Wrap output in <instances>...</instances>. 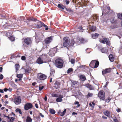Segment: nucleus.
<instances>
[{
    "label": "nucleus",
    "mask_w": 122,
    "mask_h": 122,
    "mask_svg": "<svg viewBox=\"0 0 122 122\" xmlns=\"http://www.w3.org/2000/svg\"><path fill=\"white\" fill-rule=\"evenodd\" d=\"M22 43L23 46H31L32 44V40L30 37H26L23 38Z\"/></svg>",
    "instance_id": "f257e3e1"
},
{
    "label": "nucleus",
    "mask_w": 122,
    "mask_h": 122,
    "mask_svg": "<svg viewBox=\"0 0 122 122\" xmlns=\"http://www.w3.org/2000/svg\"><path fill=\"white\" fill-rule=\"evenodd\" d=\"M64 63L63 60L60 58H58L55 61V64L58 68H61L63 67Z\"/></svg>",
    "instance_id": "f03ea898"
},
{
    "label": "nucleus",
    "mask_w": 122,
    "mask_h": 122,
    "mask_svg": "<svg viewBox=\"0 0 122 122\" xmlns=\"http://www.w3.org/2000/svg\"><path fill=\"white\" fill-rule=\"evenodd\" d=\"M99 64V62L98 61L94 60L91 61L89 66L92 68H96L98 66Z\"/></svg>",
    "instance_id": "7ed1b4c3"
},
{
    "label": "nucleus",
    "mask_w": 122,
    "mask_h": 122,
    "mask_svg": "<svg viewBox=\"0 0 122 122\" xmlns=\"http://www.w3.org/2000/svg\"><path fill=\"white\" fill-rule=\"evenodd\" d=\"M64 42L63 46L64 47H66L68 50L69 49V38L67 37H65L63 38Z\"/></svg>",
    "instance_id": "20e7f679"
},
{
    "label": "nucleus",
    "mask_w": 122,
    "mask_h": 122,
    "mask_svg": "<svg viewBox=\"0 0 122 122\" xmlns=\"http://www.w3.org/2000/svg\"><path fill=\"white\" fill-rule=\"evenodd\" d=\"M37 77L40 80H44L47 78V76L45 74L42 73H40L37 74Z\"/></svg>",
    "instance_id": "39448f33"
},
{
    "label": "nucleus",
    "mask_w": 122,
    "mask_h": 122,
    "mask_svg": "<svg viewBox=\"0 0 122 122\" xmlns=\"http://www.w3.org/2000/svg\"><path fill=\"white\" fill-rule=\"evenodd\" d=\"M98 96L100 99L102 100H104L105 99V93L103 90L99 91L98 94Z\"/></svg>",
    "instance_id": "423d86ee"
},
{
    "label": "nucleus",
    "mask_w": 122,
    "mask_h": 122,
    "mask_svg": "<svg viewBox=\"0 0 122 122\" xmlns=\"http://www.w3.org/2000/svg\"><path fill=\"white\" fill-rule=\"evenodd\" d=\"M21 99L20 96H16L14 98V102L16 105L20 104L21 103Z\"/></svg>",
    "instance_id": "0eeeda50"
},
{
    "label": "nucleus",
    "mask_w": 122,
    "mask_h": 122,
    "mask_svg": "<svg viewBox=\"0 0 122 122\" xmlns=\"http://www.w3.org/2000/svg\"><path fill=\"white\" fill-rule=\"evenodd\" d=\"M110 7L109 6L105 7L102 11V15L108 14L110 11Z\"/></svg>",
    "instance_id": "6e6552de"
},
{
    "label": "nucleus",
    "mask_w": 122,
    "mask_h": 122,
    "mask_svg": "<svg viewBox=\"0 0 122 122\" xmlns=\"http://www.w3.org/2000/svg\"><path fill=\"white\" fill-rule=\"evenodd\" d=\"M33 107V105L31 103H27L25 105L24 109L25 110L27 111L32 108Z\"/></svg>",
    "instance_id": "1a4fd4ad"
},
{
    "label": "nucleus",
    "mask_w": 122,
    "mask_h": 122,
    "mask_svg": "<svg viewBox=\"0 0 122 122\" xmlns=\"http://www.w3.org/2000/svg\"><path fill=\"white\" fill-rule=\"evenodd\" d=\"M53 37V36H51L46 38L44 41L46 44H48L50 43L52 40Z\"/></svg>",
    "instance_id": "9d476101"
},
{
    "label": "nucleus",
    "mask_w": 122,
    "mask_h": 122,
    "mask_svg": "<svg viewBox=\"0 0 122 122\" xmlns=\"http://www.w3.org/2000/svg\"><path fill=\"white\" fill-rule=\"evenodd\" d=\"M111 68H106L102 71V74L104 75H105L110 73L111 72Z\"/></svg>",
    "instance_id": "9b49d317"
},
{
    "label": "nucleus",
    "mask_w": 122,
    "mask_h": 122,
    "mask_svg": "<svg viewBox=\"0 0 122 122\" xmlns=\"http://www.w3.org/2000/svg\"><path fill=\"white\" fill-rule=\"evenodd\" d=\"M42 23L43 22L40 21H38L37 24H34V27H35V28L38 29L42 27L43 26Z\"/></svg>",
    "instance_id": "f8f14e48"
},
{
    "label": "nucleus",
    "mask_w": 122,
    "mask_h": 122,
    "mask_svg": "<svg viewBox=\"0 0 122 122\" xmlns=\"http://www.w3.org/2000/svg\"><path fill=\"white\" fill-rule=\"evenodd\" d=\"M110 20L111 23L112 24H115L117 23V20L115 19L114 17H112L111 18Z\"/></svg>",
    "instance_id": "ddd939ff"
},
{
    "label": "nucleus",
    "mask_w": 122,
    "mask_h": 122,
    "mask_svg": "<svg viewBox=\"0 0 122 122\" xmlns=\"http://www.w3.org/2000/svg\"><path fill=\"white\" fill-rule=\"evenodd\" d=\"M60 83L59 82L56 81L54 84V87L56 89H57L60 87Z\"/></svg>",
    "instance_id": "4468645a"
},
{
    "label": "nucleus",
    "mask_w": 122,
    "mask_h": 122,
    "mask_svg": "<svg viewBox=\"0 0 122 122\" xmlns=\"http://www.w3.org/2000/svg\"><path fill=\"white\" fill-rule=\"evenodd\" d=\"M85 86L86 87L89 88L90 90H92L94 89V87L92 86L89 83L86 84Z\"/></svg>",
    "instance_id": "2eb2a0df"
},
{
    "label": "nucleus",
    "mask_w": 122,
    "mask_h": 122,
    "mask_svg": "<svg viewBox=\"0 0 122 122\" xmlns=\"http://www.w3.org/2000/svg\"><path fill=\"white\" fill-rule=\"evenodd\" d=\"M79 41L81 43L84 44L87 42L88 41L85 39L83 38H81L79 39Z\"/></svg>",
    "instance_id": "dca6fc26"
},
{
    "label": "nucleus",
    "mask_w": 122,
    "mask_h": 122,
    "mask_svg": "<svg viewBox=\"0 0 122 122\" xmlns=\"http://www.w3.org/2000/svg\"><path fill=\"white\" fill-rule=\"evenodd\" d=\"M55 71L53 69H51L49 77H54V76Z\"/></svg>",
    "instance_id": "f3484780"
},
{
    "label": "nucleus",
    "mask_w": 122,
    "mask_h": 122,
    "mask_svg": "<svg viewBox=\"0 0 122 122\" xmlns=\"http://www.w3.org/2000/svg\"><path fill=\"white\" fill-rule=\"evenodd\" d=\"M66 109H65L62 112H61V111H59L58 112V114L61 116H63L65 115L66 112Z\"/></svg>",
    "instance_id": "a211bd4d"
},
{
    "label": "nucleus",
    "mask_w": 122,
    "mask_h": 122,
    "mask_svg": "<svg viewBox=\"0 0 122 122\" xmlns=\"http://www.w3.org/2000/svg\"><path fill=\"white\" fill-rule=\"evenodd\" d=\"M10 32V31H5L4 33L5 34L6 36L8 37L12 35V34Z\"/></svg>",
    "instance_id": "6ab92c4d"
},
{
    "label": "nucleus",
    "mask_w": 122,
    "mask_h": 122,
    "mask_svg": "<svg viewBox=\"0 0 122 122\" xmlns=\"http://www.w3.org/2000/svg\"><path fill=\"white\" fill-rule=\"evenodd\" d=\"M89 29L92 31H94L96 30V27L95 26L93 25L91 26V25H89Z\"/></svg>",
    "instance_id": "aec40b11"
},
{
    "label": "nucleus",
    "mask_w": 122,
    "mask_h": 122,
    "mask_svg": "<svg viewBox=\"0 0 122 122\" xmlns=\"http://www.w3.org/2000/svg\"><path fill=\"white\" fill-rule=\"evenodd\" d=\"M75 43V42L73 40H72L70 44H69V46H68L69 49L70 48L73 47Z\"/></svg>",
    "instance_id": "412c9836"
},
{
    "label": "nucleus",
    "mask_w": 122,
    "mask_h": 122,
    "mask_svg": "<svg viewBox=\"0 0 122 122\" xmlns=\"http://www.w3.org/2000/svg\"><path fill=\"white\" fill-rule=\"evenodd\" d=\"M104 114L108 117H110V112L107 110L104 112Z\"/></svg>",
    "instance_id": "4be33fe9"
},
{
    "label": "nucleus",
    "mask_w": 122,
    "mask_h": 122,
    "mask_svg": "<svg viewBox=\"0 0 122 122\" xmlns=\"http://www.w3.org/2000/svg\"><path fill=\"white\" fill-rule=\"evenodd\" d=\"M109 58L111 61L113 62L114 61L115 58L112 54H110L109 56Z\"/></svg>",
    "instance_id": "5701e85b"
},
{
    "label": "nucleus",
    "mask_w": 122,
    "mask_h": 122,
    "mask_svg": "<svg viewBox=\"0 0 122 122\" xmlns=\"http://www.w3.org/2000/svg\"><path fill=\"white\" fill-rule=\"evenodd\" d=\"M99 35V34L97 33H95V34H91L92 38L93 39H96L97 38Z\"/></svg>",
    "instance_id": "b1692460"
},
{
    "label": "nucleus",
    "mask_w": 122,
    "mask_h": 122,
    "mask_svg": "<svg viewBox=\"0 0 122 122\" xmlns=\"http://www.w3.org/2000/svg\"><path fill=\"white\" fill-rule=\"evenodd\" d=\"M37 63L39 64H41L43 63V61L40 57H39L37 61Z\"/></svg>",
    "instance_id": "393cba45"
},
{
    "label": "nucleus",
    "mask_w": 122,
    "mask_h": 122,
    "mask_svg": "<svg viewBox=\"0 0 122 122\" xmlns=\"http://www.w3.org/2000/svg\"><path fill=\"white\" fill-rule=\"evenodd\" d=\"M80 79L82 81H84L86 80V78L85 76L82 75H80L79 76Z\"/></svg>",
    "instance_id": "a878e982"
},
{
    "label": "nucleus",
    "mask_w": 122,
    "mask_h": 122,
    "mask_svg": "<svg viewBox=\"0 0 122 122\" xmlns=\"http://www.w3.org/2000/svg\"><path fill=\"white\" fill-rule=\"evenodd\" d=\"M58 7L61 10H64L66 8L65 6L62 4H58Z\"/></svg>",
    "instance_id": "bb28decb"
},
{
    "label": "nucleus",
    "mask_w": 122,
    "mask_h": 122,
    "mask_svg": "<svg viewBox=\"0 0 122 122\" xmlns=\"http://www.w3.org/2000/svg\"><path fill=\"white\" fill-rule=\"evenodd\" d=\"M104 40L105 41V42H106V44L109 46H110V42L109 41V39L108 38H104Z\"/></svg>",
    "instance_id": "cd10ccee"
},
{
    "label": "nucleus",
    "mask_w": 122,
    "mask_h": 122,
    "mask_svg": "<svg viewBox=\"0 0 122 122\" xmlns=\"http://www.w3.org/2000/svg\"><path fill=\"white\" fill-rule=\"evenodd\" d=\"M27 20L29 21H36L37 20V19H36L32 17H28L27 18Z\"/></svg>",
    "instance_id": "c85d7f7f"
},
{
    "label": "nucleus",
    "mask_w": 122,
    "mask_h": 122,
    "mask_svg": "<svg viewBox=\"0 0 122 122\" xmlns=\"http://www.w3.org/2000/svg\"><path fill=\"white\" fill-rule=\"evenodd\" d=\"M20 65L18 64H16L15 65V67L16 69V72L19 70L20 68Z\"/></svg>",
    "instance_id": "c756f323"
},
{
    "label": "nucleus",
    "mask_w": 122,
    "mask_h": 122,
    "mask_svg": "<svg viewBox=\"0 0 122 122\" xmlns=\"http://www.w3.org/2000/svg\"><path fill=\"white\" fill-rule=\"evenodd\" d=\"M32 120V119L30 117L28 116L27 117L26 121V122H31Z\"/></svg>",
    "instance_id": "7c9ffc66"
},
{
    "label": "nucleus",
    "mask_w": 122,
    "mask_h": 122,
    "mask_svg": "<svg viewBox=\"0 0 122 122\" xmlns=\"http://www.w3.org/2000/svg\"><path fill=\"white\" fill-rule=\"evenodd\" d=\"M101 51L102 53H107V50L104 48L101 49Z\"/></svg>",
    "instance_id": "2f4dec72"
},
{
    "label": "nucleus",
    "mask_w": 122,
    "mask_h": 122,
    "mask_svg": "<svg viewBox=\"0 0 122 122\" xmlns=\"http://www.w3.org/2000/svg\"><path fill=\"white\" fill-rule=\"evenodd\" d=\"M93 95V94L92 93H90L88 92L87 95L86 97L88 98L89 97H92Z\"/></svg>",
    "instance_id": "473e14b6"
},
{
    "label": "nucleus",
    "mask_w": 122,
    "mask_h": 122,
    "mask_svg": "<svg viewBox=\"0 0 122 122\" xmlns=\"http://www.w3.org/2000/svg\"><path fill=\"white\" fill-rule=\"evenodd\" d=\"M15 112H19L20 114H22V112L21 110L19 108H17L15 110Z\"/></svg>",
    "instance_id": "72a5a7b5"
},
{
    "label": "nucleus",
    "mask_w": 122,
    "mask_h": 122,
    "mask_svg": "<svg viewBox=\"0 0 122 122\" xmlns=\"http://www.w3.org/2000/svg\"><path fill=\"white\" fill-rule=\"evenodd\" d=\"M42 23V26H43L45 28V30H47L48 29V26L45 24L43 23Z\"/></svg>",
    "instance_id": "f704fd0d"
},
{
    "label": "nucleus",
    "mask_w": 122,
    "mask_h": 122,
    "mask_svg": "<svg viewBox=\"0 0 122 122\" xmlns=\"http://www.w3.org/2000/svg\"><path fill=\"white\" fill-rule=\"evenodd\" d=\"M93 19L94 21L97 20V21L98 19V17L96 16H93Z\"/></svg>",
    "instance_id": "c9c22d12"
},
{
    "label": "nucleus",
    "mask_w": 122,
    "mask_h": 122,
    "mask_svg": "<svg viewBox=\"0 0 122 122\" xmlns=\"http://www.w3.org/2000/svg\"><path fill=\"white\" fill-rule=\"evenodd\" d=\"M117 17L119 19L122 20V14H117Z\"/></svg>",
    "instance_id": "e433bc0d"
},
{
    "label": "nucleus",
    "mask_w": 122,
    "mask_h": 122,
    "mask_svg": "<svg viewBox=\"0 0 122 122\" xmlns=\"http://www.w3.org/2000/svg\"><path fill=\"white\" fill-rule=\"evenodd\" d=\"M73 70L71 68H69L67 71V73L68 74L69 73L71 72H72L73 71Z\"/></svg>",
    "instance_id": "4c0bfd02"
},
{
    "label": "nucleus",
    "mask_w": 122,
    "mask_h": 122,
    "mask_svg": "<svg viewBox=\"0 0 122 122\" xmlns=\"http://www.w3.org/2000/svg\"><path fill=\"white\" fill-rule=\"evenodd\" d=\"M50 112L52 114H54L56 112L54 110L52 109L50 110Z\"/></svg>",
    "instance_id": "58836bf2"
},
{
    "label": "nucleus",
    "mask_w": 122,
    "mask_h": 122,
    "mask_svg": "<svg viewBox=\"0 0 122 122\" xmlns=\"http://www.w3.org/2000/svg\"><path fill=\"white\" fill-rule=\"evenodd\" d=\"M79 102L78 101H75L74 103V104H77V105L76 106V108L78 107H79L80 106V105L79 104Z\"/></svg>",
    "instance_id": "ea45409f"
},
{
    "label": "nucleus",
    "mask_w": 122,
    "mask_h": 122,
    "mask_svg": "<svg viewBox=\"0 0 122 122\" xmlns=\"http://www.w3.org/2000/svg\"><path fill=\"white\" fill-rule=\"evenodd\" d=\"M62 100H63L62 99L59 98H57L56 99V101L57 102H61Z\"/></svg>",
    "instance_id": "a19ab883"
},
{
    "label": "nucleus",
    "mask_w": 122,
    "mask_h": 122,
    "mask_svg": "<svg viewBox=\"0 0 122 122\" xmlns=\"http://www.w3.org/2000/svg\"><path fill=\"white\" fill-rule=\"evenodd\" d=\"M12 41H13L15 40V38L12 35L11 36H10L9 37H8Z\"/></svg>",
    "instance_id": "79ce46f5"
},
{
    "label": "nucleus",
    "mask_w": 122,
    "mask_h": 122,
    "mask_svg": "<svg viewBox=\"0 0 122 122\" xmlns=\"http://www.w3.org/2000/svg\"><path fill=\"white\" fill-rule=\"evenodd\" d=\"M23 76V75L22 74H18L17 75V77L19 78H21Z\"/></svg>",
    "instance_id": "37998d69"
},
{
    "label": "nucleus",
    "mask_w": 122,
    "mask_h": 122,
    "mask_svg": "<svg viewBox=\"0 0 122 122\" xmlns=\"http://www.w3.org/2000/svg\"><path fill=\"white\" fill-rule=\"evenodd\" d=\"M111 100V98L110 97H109L108 99H106L105 100V102L107 103L109 102Z\"/></svg>",
    "instance_id": "c03bdc74"
},
{
    "label": "nucleus",
    "mask_w": 122,
    "mask_h": 122,
    "mask_svg": "<svg viewBox=\"0 0 122 122\" xmlns=\"http://www.w3.org/2000/svg\"><path fill=\"white\" fill-rule=\"evenodd\" d=\"M70 61L71 63L72 64H74L75 62V60L73 59H71V60Z\"/></svg>",
    "instance_id": "a18cd8bd"
},
{
    "label": "nucleus",
    "mask_w": 122,
    "mask_h": 122,
    "mask_svg": "<svg viewBox=\"0 0 122 122\" xmlns=\"http://www.w3.org/2000/svg\"><path fill=\"white\" fill-rule=\"evenodd\" d=\"M44 88V86H41L40 85L39 86V90L40 91H41L42 89Z\"/></svg>",
    "instance_id": "49530a36"
},
{
    "label": "nucleus",
    "mask_w": 122,
    "mask_h": 122,
    "mask_svg": "<svg viewBox=\"0 0 122 122\" xmlns=\"http://www.w3.org/2000/svg\"><path fill=\"white\" fill-rule=\"evenodd\" d=\"M51 95L53 97H58L57 94H52Z\"/></svg>",
    "instance_id": "de8ad7c7"
},
{
    "label": "nucleus",
    "mask_w": 122,
    "mask_h": 122,
    "mask_svg": "<svg viewBox=\"0 0 122 122\" xmlns=\"http://www.w3.org/2000/svg\"><path fill=\"white\" fill-rule=\"evenodd\" d=\"M14 119L15 118L14 117H10V122H13Z\"/></svg>",
    "instance_id": "09e8293b"
},
{
    "label": "nucleus",
    "mask_w": 122,
    "mask_h": 122,
    "mask_svg": "<svg viewBox=\"0 0 122 122\" xmlns=\"http://www.w3.org/2000/svg\"><path fill=\"white\" fill-rule=\"evenodd\" d=\"M64 1L66 3V5L68 4L70 2L69 0H64Z\"/></svg>",
    "instance_id": "8fccbe9b"
},
{
    "label": "nucleus",
    "mask_w": 122,
    "mask_h": 122,
    "mask_svg": "<svg viewBox=\"0 0 122 122\" xmlns=\"http://www.w3.org/2000/svg\"><path fill=\"white\" fill-rule=\"evenodd\" d=\"M21 59L22 60L24 61L25 60L26 58L24 56H21Z\"/></svg>",
    "instance_id": "3c124183"
},
{
    "label": "nucleus",
    "mask_w": 122,
    "mask_h": 122,
    "mask_svg": "<svg viewBox=\"0 0 122 122\" xmlns=\"http://www.w3.org/2000/svg\"><path fill=\"white\" fill-rule=\"evenodd\" d=\"M119 52L122 54V45L120 47Z\"/></svg>",
    "instance_id": "603ef678"
},
{
    "label": "nucleus",
    "mask_w": 122,
    "mask_h": 122,
    "mask_svg": "<svg viewBox=\"0 0 122 122\" xmlns=\"http://www.w3.org/2000/svg\"><path fill=\"white\" fill-rule=\"evenodd\" d=\"M117 67L119 68H122V66L121 64H118L117 65Z\"/></svg>",
    "instance_id": "864d4df0"
},
{
    "label": "nucleus",
    "mask_w": 122,
    "mask_h": 122,
    "mask_svg": "<svg viewBox=\"0 0 122 122\" xmlns=\"http://www.w3.org/2000/svg\"><path fill=\"white\" fill-rule=\"evenodd\" d=\"M58 97L59 98L62 99V98L63 97V96L62 95H59L58 96V97Z\"/></svg>",
    "instance_id": "5fc2aeb1"
},
{
    "label": "nucleus",
    "mask_w": 122,
    "mask_h": 122,
    "mask_svg": "<svg viewBox=\"0 0 122 122\" xmlns=\"http://www.w3.org/2000/svg\"><path fill=\"white\" fill-rule=\"evenodd\" d=\"M36 119H37V120L39 121H40L41 120V118L40 116H39L36 117Z\"/></svg>",
    "instance_id": "6e6d98bb"
},
{
    "label": "nucleus",
    "mask_w": 122,
    "mask_h": 122,
    "mask_svg": "<svg viewBox=\"0 0 122 122\" xmlns=\"http://www.w3.org/2000/svg\"><path fill=\"white\" fill-rule=\"evenodd\" d=\"M3 75L1 74L0 75V80H2V79H3Z\"/></svg>",
    "instance_id": "4d7b16f0"
},
{
    "label": "nucleus",
    "mask_w": 122,
    "mask_h": 122,
    "mask_svg": "<svg viewBox=\"0 0 122 122\" xmlns=\"http://www.w3.org/2000/svg\"><path fill=\"white\" fill-rule=\"evenodd\" d=\"M113 120L114 122H119L118 121L116 118L113 119Z\"/></svg>",
    "instance_id": "13d9d810"
},
{
    "label": "nucleus",
    "mask_w": 122,
    "mask_h": 122,
    "mask_svg": "<svg viewBox=\"0 0 122 122\" xmlns=\"http://www.w3.org/2000/svg\"><path fill=\"white\" fill-rule=\"evenodd\" d=\"M100 42L103 43V44H105V41L104 40H100Z\"/></svg>",
    "instance_id": "bf43d9fd"
},
{
    "label": "nucleus",
    "mask_w": 122,
    "mask_h": 122,
    "mask_svg": "<svg viewBox=\"0 0 122 122\" xmlns=\"http://www.w3.org/2000/svg\"><path fill=\"white\" fill-rule=\"evenodd\" d=\"M86 66L85 65H81L80 66V68H85L86 67Z\"/></svg>",
    "instance_id": "052dcab7"
},
{
    "label": "nucleus",
    "mask_w": 122,
    "mask_h": 122,
    "mask_svg": "<svg viewBox=\"0 0 122 122\" xmlns=\"http://www.w3.org/2000/svg\"><path fill=\"white\" fill-rule=\"evenodd\" d=\"M116 111L118 112H120L121 111V109L118 108L116 109Z\"/></svg>",
    "instance_id": "680f3d73"
},
{
    "label": "nucleus",
    "mask_w": 122,
    "mask_h": 122,
    "mask_svg": "<svg viewBox=\"0 0 122 122\" xmlns=\"http://www.w3.org/2000/svg\"><path fill=\"white\" fill-rule=\"evenodd\" d=\"M39 115L42 117L43 118L44 117V116L42 115L41 113H40Z\"/></svg>",
    "instance_id": "e2e57ef3"
},
{
    "label": "nucleus",
    "mask_w": 122,
    "mask_h": 122,
    "mask_svg": "<svg viewBox=\"0 0 122 122\" xmlns=\"http://www.w3.org/2000/svg\"><path fill=\"white\" fill-rule=\"evenodd\" d=\"M4 90L5 92H6L7 91H8V89L7 88H5L3 89Z\"/></svg>",
    "instance_id": "0e129e2a"
},
{
    "label": "nucleus",
    "mask_w": 122,
    "mask_h": 122,
    "mask_svg": "<svg viewBox=\"0 0 122 122\" xmlns=\"http://www.w3.org/2000/svg\"><path fill=\"white\" fill-rule=\"evenodd\" d=\"M30 71L28 69H26L25 70V71L26 72L29 73Z\"/></svg>",
    "instance_id": "69168bd1"
},
{
    "label": "nucleus",
    "mask_w": 122,
    "mask_h": 122,
    "mask_svg": "<svg viewBox=\"0 0 122 122\" xmlns=\"http://www.w3.org/2000/svg\"><path fill=\"white\" fill-rule=\"evenodd\" d=\"M35 106L37 108H38V104L37 103H36L35 104Z\"/></svg>",
    "instance_id": "338daca9"
},
{
    "label": "nucleus",
    "mask_w": 122,
    "mask_h": 122,
    "mask_svg": "<svg viewBox=\"0 0 122 122\" xmlns=\"http://www.w3.org/2000/svg\"><path fill=\"white\" fill-rule=\"evenodd\" d=\"M3 69V68L2 67H0V72H2Z\"/></svg>",
    "instance_id": "774afa93"
}]
</instances>
